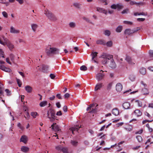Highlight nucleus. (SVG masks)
Masks as SVG:
<instances>
[{
  "instance_id": "f257e3e1",
  "label": "nucleus",
  "mask_w": 153,
  "mask_h": 153,
  "mask_svg": "<svg viewBox=\"0 0 153 153\" xmlns=\"http://www.w3.org/2000/svg\"><path fill=\"white\" fill-rule=\"evenodd\" d=\"M46 52L48 55L51 56L59 53V50L58 49L56 48L51 47L46 49Z\"/></svg>"
},
{
  "instance_id": "f03ea898",
  "label": "nucleus",
  "mask_w": 153,
  "mask_h": 153,
  "mask_svg": "<svg viewBox=\"0 0 153 153\" xmlns=\"http://www.w3.org/2000/svg\"><path fill=\"white\" fill-rule=\"evenodd\" d=\"M44 14L48 19L51 21H55L57 20L56 16L51 12L48 10H45Z\"/></svg>"
},
{
  "instance_id": "7ed1b4c3",
  "label": "nucleus",
  "mask_w": 153,
  "mask_h": 153,
  "mask_svg": "<svg viewBox=\"0 0 153 153\" xmlns=\"http://www.w3.org/2000/svg\"><path fill=\"white\" fill-rule=\"evenodd\" d=\"M101 57L102 59V63L105 64L107 63L108 60L111 59L113 58V56L106 53H103L101 56Z\"/></svg>"
},
{
  "instance_id": "20e7f679",
  "label": "nucleus",
  "mask_w": 153,
  "mask_h": 153,
  "mask_svg": "<svg viewBox=\"0 0 153 153\" xmlns=\"http://www.w3.org/2000/svg\"><path fill=\"white\" fill-rule=\"evenodd\" d=\"M47 117L49 119L50 121L53 122L56 119L55 111L52 109H50L47 112Z\"/></svg>"
},
{
  "instance_id": "39448f33",
  "label": "nucleus",
  "mask_w": 153,
  "mask_h": 153,
  "mask_svg": "<svg viewBox=\"0 0 153 153\" xmlns=\"http://www.w3.org/2000/svg\"><path fill=\"white\" fill-rule=\"evenodd\" d=\"M97 105L95 106V105L94 104H91L89 105V106L87 108L86 110L87 111L90 110L89 112V113H95L97 111V108L96 107L97 106Z\"/></svg>"
},
{
  "instance_id": "423d86ee",
  "label": "nucleus",
  "mask_w": 153,
  "mask_h": 153,
  "mask_svg": "<svg viewBox=\"0 0 153 153\" xmlns=\"http://www.w3.org/2000/svg\"><path fill=\"white\" fill-rule=\"evenodd\" d=\"M139 30V27H137L136 28H134L132 30H131L130 29L128 28L126 29L124 31V33L125 34L129 35L137 32Z\"/></svg>"
},
{
  "instance_id": "0eeeda50",
  "label": "nucleus",
  "mask_w": 153,
  "mask_h": 153,
  "mask_svg": "<svg viewBox=\"0 0 153 153\" xmlns=\"http://www.w3.org/2000/svg\"><path fill=\"white\" fill-rule=\"evenodd\" d=\"M110 7L112 9L119 10L123 8V6L121 4H113L111 5Z\"/></svg>"
},
{
  "instance_id": "6e6552de",
  "label": "nucleus",
  "mask_w": 153,
  "mask_h": 153,
  "mask_svg": "<svg viewBox=\"0 0 153 153\" xmlns=\"http://www.w3.org/2000/svg\"><path fill=\"white\" fill-rule=\"evenodd\" d=\"M42 67V68H39V70L44 73H47L49 69V67L48 66L43 65Z\"/></svg>"
},
{
  "instance_id": "1a4fd4ad",
  "label": "nucleus",
  "mask_w": 153,
  "mask_h": 153,
  "mask_svg": "<svg viewBox=\"0 0 153 153\" xmlns=\"http://www.w3.org/2000/svg\"><path fill=\"white\" fill-rule=\"evenodd\" d=\"M105 76L104 74L99 73L96 75V79L98 81H99L101 80Z\"/></svg>"
},
{
  "instance_id": "9d476101",
  "label": "nucleus",
  "mask_w": 153,
  "mask_h": 153,
  "mask_svg": "<svg viewBox=\"0 0 153 153\" xmlns=\"http://www.w3.org/2000/svg\"><path fill=\"white\" fill-rule=\"evenodd\" d=\"M5 45H7V46L8 47L10 51H11L12 49L14 47V45L11 43H10L9 41L7 42H6L5 43H4V45H3L4 46Z\"/></svg>"
},
{
  "instance_id": "9b49d317",
  "label": "nucleus",
  "mask_w": 153,
  "mask_h": 153,
  "mask_svg": "<svg viewBox=\"0 0 153 153\" xmlns=\"http://www.w3.org/2000/svg\"><path fill=\"white\" fill-rule=\"evenodd\" d=\"M10 32L13 33H19L20 31L19 30L16 29L13 26H11L10 27Z\"/></svg>"
},
{
  "instance_id": "f8f14e48",
  "label": "nucleus",
  "mask_w": 153,
  "mask_h": 153,
  "mask_svg": "<svg viewBox=\"0 0 153 153\" xmlns=\"http://www.w3.org/2000/svg\"><path fill=\"white\" fill-rule=\"evenodd\" d=\"M103 86V84L102 83H97L95 86L94 90L97 91L98 90L100 89Z\"/></svg>"
},
{
  "instance_id": "ddd939ff",
  "label": "nucleus",
  "mask_w": 153,
  "mask_h": 153,
  "mask_svg": "<svg viewBox=\"0 0 153 153\" xmlns=\"http://www.w3.org/2000/svg\"><path fill=\"white\" fill-rule=\"evenodd\" d=\"M123 86L120 83H118L117 84L116 86V90L118 92L121 91L122 89Z\"/></svg>"
},
{
  "instance_id": "4468645a",
  "label": "nucleus",
  "mask_w": 153,
  "mask_h": 153,
  "mask_svg": "<svg viewBox=\"0 0 153 153\" xmlns=\"http://www.w3.org/2000/svg\"><path fill=\"white\" fill-rule=\"evenodd\" d=\"M81 126H78L75 125L74 127L70 128L71 130L72 131L73 133L74 131H77L79 128L81 127Z\"/></svg>"
},
{
  "instance_id": "2eb2a0df",
  "label": "nucleus",
  "mask_w": 153,
  "mask_h": 153,
  "mask_svg": "<svg viewBox=\"0 0 153 153\" xmlns=\"http://www.w3.org/2000/svg\"><path fill=\"white\" fill-rule=\"evenodd\" d=\"M0 69L7 72H9L10 71V69L4 66L3 65H0Z\"/></svg>"
},
{
  "instance_id": "dca6fc26",
  "label": "nucleus",
  "mask_w": 153,
  "mask_h": 153,
  "mask_svg": "<svg viewBox=\"0 0 153 153\" xmlns=\"http://www.w3.org/2000/svg\"><path fill=\"white\" fill-rule=\"evenodd\" d=\"M27 140V137L25 135H23L22 136L20 139V141L22 142L25 143H26Z\"/></svg>"
},
{
  "instance_id": "f3484780",
  "label": "nucleus",
  "mask_w": 153,
  "mask_h": 153,
  "mask_svg": "<svg viewBox=\"0 0 153 153\" xmlns=\"http://www.w3.org/2000/svg\"><path fill=\"white\" fill-rule=\"evenodd\" d=\"M130 104L128 102H124L123 104V108L125 109H128L129 108Z\"/></svg>"
},
{
  "instance_id": "a211bd4d",
  "label": "nucleus",
  "mask_w": 153,
  "mask_h": 153,
  "mask_svg": "<svg viewBox=\"0 0 153 153\" xmlns=\"http://www.w3.org/2000/svg\"><path fill=\"white\" fill-rule=\"evenodd\" d=\"M96 43L97 44L104 45L106 44V42L104 40L100 39L96 41Z\"/></svg>"
},
{
  "instance_id": "6ab92c4d",
  "label": "nucleus",
  "mask_w": 153,
  "mask_h": 153,
  "mask_svg": "<svg viewBox=\"0 0 153 153\" xmlns=\"http://www.w3.org/2000/svg\"><path fill=\"white\" fill-rule=\"evenodd\" d=\"M135 115L137 117L140 116L142 114V112L139 109H137L134 112Z\"/></svg>"
},
{
  "instance_id": "aec40b11",
  "label": "nucleus",
  "mask_w": 153,
  "mask_h": 153,
  "mask_svg": "<svg viewBox=\"0 0 153 153\" xmlns=\"http://www.w3.org/2000/svg\"><path fill=\"white\" fill-rule=\"evenodd\" d=\"M25 89L27 93H30L32 91V88L29 85H27L25 87Z\"/></svg>"
},
{
  "instance_id": "412c9836",
  "label": "nucleus",
  "mask_w": 153,
  "mask_h": 153,
  "mask_svg": "<svg viewBox=\"0 0 153 153\" xmlns=\"http://www.w3.org/2000/svg\"><path fill=\"white\" fill-rule=\"evenodd\" d=\"M31 28L34 32H35L38 27V25L35 24H32L31 25Z\"/></svg>"
},
{
  "instance_id": "4be33fe9",
  "label": "nucleus",
  "mask_w": 153,
  "mask_h": 153,
  "mask_svg": "<svg viewBox=\"0 0 153 153\" xmlns=\"http://www.w3.org/2000/svg\"><path fill=\"white\" fill-rule=\"evenodd\" d=\"M109 66L110 67L113 68H116V65L115 62H114L113 59H111V62L109 65Z\"/></svg>"
},
{
  "instance_id": "5701e85b",
  "label": "nucleus",
  "mask_w": 153,
  "mask_h": 153,
  "mask_svg": "<svg viewBox=\"0 0 153 153\" xmlns=\"http://www.w3.org/2000/svg\"><path fill=\"white\" fill-rule=\"evenodd\" d=\"M21 150L24 152H26L29 151V148L27 147L23 146L21 147Z\"/></svg>"
},
{
  "instance_id": "b1692460",
  "label": "nucleus",
  "mask_w": 153,
  "mask_h": 153,
  "mask_svg": "<svg viewBox=\"0 0 153 153\" xmlns=\"http://www.w3.org/2000/svg\"><path fill=\"white\" fill-rule=\"evenodd\" d=\"M112 113L115 116H117L119 114L118 110L117 108H114L112 110Z\"/></svg>"
},
{
  "instance_id": "393cba45",
  "label": "nucleus",
  "mask_w": 153,
  "mask_h": 153,
  "mask_svg": "<svg viewBox=\"0 0 153 153\" xmlns=\"http://www.w3.org/2000/svg\"><path fill=\"white\" fill-rule=\"evenodd\" d=\"M125 60L130 64L133 65L134 64L133 62H132L131 58L129 56H127L125 59Z\"/></svg>"
},
{
  "instance_id": "a878e982",
  "label": "nucleus",
  "mask_w": 153,
  "mask_h": 153,
  "mask_svg": "<svg viewBox=\"0 0 153 153\" xmlns=\"http://www.w3.org/2000/svg\"><path fill=\"white\" fill-rule=\"evenodd\" d=\"M141 93L145 95L148 94L149 92L147 89L144 88L142 89Z\"/></svg>"
},
{
  "instance_id": "bb28decb",
  "label": "nucleus",
  "mask_w": 153,
  "mask_h": 153,
  "mask_svg": "<svg viewBox=\"0 0 153 153\" xmlns=\"http://www.w3.org/2000/svg\"><path fill=\"white\" fill-rule=\"evenodd\" d=\"M139 71L141 74L145 75L146 73V69L144 68H142L140 69Z\"/></svg>"
},
{
  "instance_id": "cd10ccee",
  "label": "nucleus",
  "mask_w": 153,
  "mask_h": 153,
  "mask_svg": "<svg viewBox=\"0 0 153 153\" xmlns=\"http://www.w3.org/2000/svg\"><path fill=\"white\" fill-rule=\"evenodd\" d=\"M71 144L74 146H76L78 144V142L75 140H71Z\"/></svg>"
},
{
  "instance_id": "c85d7f7f",
  "label": "nucleus",
  "mask_w": 153,
  "mask_h": 153,
  "mask_svg": "<svg viewBox=\"0 0 153 153\" xmlns=\"http://www.w3.org/2000/svg\"><path fill=\"white\" fill-rule=\"evenodd\" d=\"M4 90L3 85L0 82V96L3 94Z\"/></svg>"
},
{
  "instance_id": "c756f323",
  "label": "nucleus",
  "mask_w": 153,
  "mask_h": 153,
  "mask_svg": "<svg viewBox=\"0 0 153 153\" xmlns=\"http://www.w3.org/2000/svg\"><path fill=\"white\" fill-rule=\"evenodd\" d=\"M47 102L46 101L41 102L39 103V105L41 107H44L47 105Z\"/></svg>"
},
{
  "instance_id": "7c9ffc66",
  "label": "nucleus",
  "mask_w": 153,
  "mask_h": 153,
  "mask_svg": "<svg viewBox=\"0 0 153 153\" xmlns=\"http://www.w3.org/2000/svg\"><path fill=\"white\" fill-rule=\"evenodd\" d=\"M73 5L74 6L78 8H80L82 4L78 3H74L73 4Z\"/></svg>"
},
{
  "instance_id": "2f4dec72",
  "label": "nucleus",
  "mask_w": 153,
  "mask_h": 153,
  "mask_svg": "<svg viewBox=\"0 0 153 153\" xmlns=\"http://www.w3.org/2000/svg\"><path fill=\"white\" fill-rule=\"evenodd\" d=\"M103 33L105 36H108L110 35L111 33L110 30H106L104 31Z\"/></svg>"
},
{
  "instance_id": "473e14b6",
  "label": "nucleus",
  "mask_w": 153,
  "mask_h": 153,
  "mask_svg": "<svg viewBox=\"0 0 153 153\" xmlns=\"http://www.w3.org/2000/svg\"><path fill=\"white\" fill-rule=\"evenodd\" d=\"M69 26L70 27L73 28L75 27L76 24L75 22H71L69 23Z\"/></svg>"
},
{
  "instance_id": "72a5a7b5",
  "label": "nucleus",
  "mask_w": 153,
  "mask_h": 153,
  "mask_svg": "<svg viewBox=\"0 0 153 153\" xmlns=\"http://www.w3.org/2000/svg\"><path fill=\"white\" fill-rule=\"evenodd\" d=\"M129 79L131 81H134L135 79V76L133 74H131L129 76Z\"/></svg>"
},
{
  "instance_id": "f704fd0d",
  "label": "nucleus",
  "mask_w": 153,
  "mask_h": 153,
  "mask_svg": "<svg viewBox=\"0 0 153 153\" xmlns=\"http://www.w3.org/2000/svg\"><path fill=\"white\" fill-rule=\"evenodd\" d=\"M122 29V26H118L116 29V31L117 32H120L121 31Z\"/></svg>"
},
{
  "instance_id": "c9c22d12",
  "label": "nucleus",
  "mask_w": 153,
  "mask_h": 153,
  "mask_svg": "<svg viewBox=\"0 0 153 153\" xmlns=\"http://www.w3.org/2000/svg\"><path fill=\"white\" fill-rule=\"evenodd\" d=\"M149 53L150 59H153V51L149 50Z\"/></svg>"
},
{
  "instance_id": "e433bc0d",
  "label": "nucleus",
  "mask_w": 153,
  "mask_h": 153,
  "mask_svg": "<svg viewBox=\"0 0 153 153\" xmlns=\"http://www.w3.org/2000/svg\"><path fill=\"white\" fill-rule=\"evenodd\" d=\"M97 53H98L96 52H92V53L91 54V55L92 56V60H93V59L96 57Z\"/></svg>"
},
{
  "instance_id": "4c0bfd02",
  "label": "nucleus",
  "mask_w": 153,
  "mask_h": 153,
  "mask_svg": "<svg viewBox=\"0 0 153 153\" xmlns=\"http://www.w3.org/2000/svg\"><path fill=\"white\" fill-rule=\"evenodd\" d=\"M61 151L63 153H68V149L66 147H63Z\"/></svg>"
},
{
  "instance_id": "58836bf2",
  "label": "nucleus",
  "mask_w": 153,
  "mask_h": 153,
  "mask_svg": "<svg viewBox=\"0 0 153 153\" xmlns=\"http://www.w3.org/2000/svg\"><path fill=\"white\" fill-rule=\"evenodd\" d=\"M136 138L137 139L138 141L139 142H141L142 140V137L139 135L137 136L136 137Z\"/></svg>"
},
{
  "instance_id": "ea45409f",
  "label": "nucleus",
  "mask_w": 153,
  "mask_h": 153,
  "mask_svg": "<svg viewBox=\"0 0 153 153\" xmlns=\"http://www.w3.org/2000/svg\"><path fill=\"white\" fill-rule=\"evenodd\" d=\"M82 19L84 20L85 21L88 22H89L91 24L92 23V22L88 18H86V17H83Z\"/></svg>"
},
{
  "instance_id": "a19ab883",
  "label": "nucleus",
  "mask_w": 153,
  "mask_h": 153,
  "mask_svg": "<svg viewBox=\"0 0 153 153\" xmlns=\"http://www.w3.org/2000/svg\"><path fill=\"white\" fill-rule=\"evenodd\" d=\"M2 38L3 39V40L4 41V42H3V43L4 44V43H5L6 42H8L9 41L6 38H5L4 36H2Z\"/></svg>"
},
{
  "instance_id": "79ce46f5",
  "label": "nucleus",
  "mask_w": 153,
  "mask_h": 153,
  "mask_svg": "<svg viewBox=\"0 0 153 153\" xmlns=\"http://www.w3.org/2000/svg\"><path fill=\"white\" fill-rule=\"evenodd\" d=\"M104 9L102 8L97 7V10L101 13H102Z\"/></svg>"
},
{
  "instance_id": "37998d69",
  "label": "nucleus",
  "mask_w": 153,
  "mask_h": 153,
  "mask_svg": "<svg viewBox=\"0 0 153 153\" xmlns=\"http://www.w3.org/2000/svg\"><path fill=\"white\" fill-rule=\"evenodd\" d=\"M80 69L82 71H85L87 70V68L85 65H82L80 67Z\"/></svg>"
},
{
  "instance_id": "c03bdc74",
  "label": "nucleus",
  "mask_w": 153,
  "mask_h": 153,
  "mask_svg": "<svg viewBox=\"0 0 153 153\" xmlns=\"http://www.w3.org/2000/svg\"><path fill=\"white\" fill-rule=\"evenodd\" d=\"M37 114L36 112H32L31 113V115L34 118H35Z\"/></svg>"
},
{
  "instance_id": "a18cd8bd",
  "label": "nucleus",
  "mask_w": 153,
  "mask_h": 153,
  "mask_svg": "<svg viewBox=\"0 0 153 153\" xmlns=\"http://www.w3.org/2000/svg\"><path fill=\"white\" fill-rule=\"evenodd\" d=\"M106 45L108 47H111L112 45V43L111 41H109L108 42L106 43Z\"/></svg>"
},
{
  "instance_id": "49530a36",
  "label": "nucleus",
  "mask_w": 153,
  "mask_h": 153,
  "mask_svg": "<svg viewBox=\"0 0 153 153\" xmlns=\"http://www.w3.org/2000/svg\"><path fill=\"white\" fill-rule=\"evenodd\" d=\"M26 117L25 116H24V117L25 118V119L26 120H28L30 117V115H29V113L28 112H27L26 113Z\"/></svg>"
},
{
  "instance_id": "de8ad7c7",
  "label": "nucleus",
  "mask_w": 153,
  "mask_h": 153,
  "mask_svg": "<svg viewBox=\"0 0 153 153\" xmlns=\"http://www.w3.org/2000/svg\"><path fill=\"white\" fill-rule=\"evenodd\" d=\"M9 56H10V59L11 61H12V62H13L14 60V55L12 54H10V55Z\"/></svg>"
},
{
  "instance_id": "09e8293b",
  "label": "nucleus",
  "mask_w": 153,
  "mask_h": 153,
  "mask_svg": "<svg viewBox=\"0 0 153 153\" xmlns=\"http://www.w3.org/2000/svg\"><path fill=\"white\" fill-rule=\"evenodd\" d=\"M125 129L128 131H131L132 129V127L131 126H129L127 127H126L124 128Z\"/></svg>"
},
{
  "instance_id": "8fccbe9b",
  "label": "nucleus",
  "mask_w": 153,
  "mask_h": 153,
  "mask_svg": "<svg viewBox=\"0 0 153 153\" xmlns=\"http://www.w3.org/2000/svg\"><path fill=\"white\" fill-rule=\"evenodd\" d=\"M129 12V10L128 9H126L123 10L121 12L122 14H126Z\"/></svg>"
},
{
  "instance_id": "3c124183",
  "label": "nucleus",
  "mask_w": 153,
  "mask_h": 153,
  "mask_svg": "<svg viewBox=\"0 0 153 153\" xmlns=\"http://www.w3.org/2000/svg\"><path fill=\"white\" fill-rule=\"evenodd\" d=\"M2 14L4 17L7 18L8 17V14L5 11H3L2 12Z\"/></svg>"
},
{
  "instance_id": "603ef678",
  "label": "nucleus",
  "mask_w": 153,
  "mask_h": 153,
  "mask_svg": "<svg viewBox=\"0 0 153 153\" xmlns=\"http://www.w3.org/2000/svg\"><path fill=\"white\" fill-rule=\"evenodd\" d=\"M62 148L60 146H59L56 147V149L57 150L61 151Z\"/></svg>"
},
{
  "instance_id": "864d4df0",
  "label": "nucleus",
  "mask_w": 153,
  "mask_h": 153,
  "mask_svg": "<svg viewBox=\"0 0 153 153\" xmlns=\"http://www.w3.org/2000/svg\"><path fill=\"white\" fill-rule=\"evenodd\" d=\"M112 83H110L107 86V90H109L111 89L112 86Z\"/></svg>"
},
{
  "instance_id": "5fc2aeb1",
  "label": "nucleus",
  "mask_w": 153,
  "mask_h": 153,
  "mask_svg": "<svg viewBox=\"0 0 153 153\" xmlns=\"http://www.w3.org/2000/svg\"><path fill=\"white\" fill-rule=\"evenodd\" d=\"M135 102L138 103V105L139 107H141L142 106V102H140L138 100H136Z\"/></svg>"
},
{
  "instance_id": "6e6d98bb",
  "label": "nucleus",
  "mask_w": 153,
  "mask_h": 153,
  "mask_svg": "<svg viewBox=\"0 0 153 153\" xmlns=\"http://www.w3.org/2000/svg\"><path fill=\"white\" fill-rule=\"evenodd\" d=\"M123 23L125 24H128V25H132V22H130V21H123Z\"/></svg>"
},
{
  "instance_id": "4d7b16f0",
  "label": "nucleus",
  "mask_w": 153,
  "mask_h": 153,
  "mask_svg": "<svg viewBox=\"0 0 153 153\" xmlns=\"http://www.w3.org/2000/svg\"><path fill=\"white\" fill-rule=\"evenodd\" d=\"M108 13L110 14H112L114 13V11L112 10L109 9L108 10Z\"/></svg>"
},
{
  "instance_id": "13d9d810",
  "label": "nucleus",
  "mask_w": 153,
  "mask_h": 153,
  "mask_svg": "<svg viewBox=\"0 0 153 153\" xmlns=\"http://www.w3.org/2000/svg\"><path fill=\"white\" fill-rule=\"evenodd\" d=\"M70 94L68 93L65 94L64 95L65 98L66 99L70 97Z\"/></svg>"
},
{
  "instance_id": "bf43d9fd",
  "label": "nucleus",
  "mask_w": 153,
  "mask_h": 153,
  "mask_svg": "<svg viewBox=\"0 0 153 153\" xmlns=\"http://www.w3.org/2000/svg\"><path fill=\"white\" fill-rule=\"evenodd\" d=\"M145 20V18H137V20L138 22H143Z\"/></svg>"
},
{
  "instance_id": "052dcab7",
  "label": "nucleus",
  "mask_w": 153,
  "mask_h": 153,
  "mask_svg": "<svg viewBox=\"0 0 153 153\" xmlns=\"http://www.w3.org/2000/svg\"><path fill=\"white\" fill-rule=\"evenodd\" d=\"M54 131H58L59 130V127L57 125H55L54 128Z\"/></svg>"
},
{
  "instance_id": "680f3d73",
  "label": "nucleus",
  "mask_w": 153,
  "mask_h": 153,
  "mask_svg": "<svg viewBox=\"0 0 153 153\" xmlns=\"http://www.w3.org/2000/svg\"><path fill=\"white\" fill-rule=\"evenodd\" d=\"M56 115L57 116H61L62 115V113L61 111H60L57 112Z\"/></svg>"
},
{
  "instance_id": "e2e57ef3",
  "label": "nucleus",
  "mask_w": 153,
  "mask_h": 153,
  "mask_svg": "<svg viewBox=\"0 0 153 153\" xmlns=\"http://www.w3.org/2000/svg\"><path fill=\"white\" fill-rule=\"evenodd\" d=\"M63 110L65 112L67 111V108L66 106H64L63 108Z\"/></svg>"
},
{
  "instance_id": "0e129e2a",
  "label": "nucleus",
  "mask_w": 153,
  "mask_h": 153,
  "mask_svg": "<svg viewBox=\"0 0 153 153\" xmlns=\"http://www.w3.org/2000/svg\"><path fill=\"white\" fill-rule=\"evenodd\" d=\"M5 91L6 92L7 95H9L10 94V91L8 89H6Z\"/></svg>"
},
{
  "instance_id": "69168bd1",
  "label": "nucleus",
  "mask_w": 153,
  "mask_h": 153,
  "mask_svg": "<svg viewBox=\"0 0 153 153\" xmlns=\"http://www.w3.org/2000/svg\"><path fill=\"white\" fill-rule=\"evenodd\" d=\"M56 125V123H53V124L51 125V128L53 130H54V128Z\"/></svg>"
},
{
  "instance_id": "338daca9",
  "label": "nucleus",
  "mask_w": 153,
  "mask_h": 153,
  "mask_svg": "<svg viewBox=\"0 0 153 153\" xmlns=\"http://www.w3.org/2000/svg\"><path fill=\"white\" fill-rule=\"evenodd\" d=\"M50 76L51 79H53L55 78V76L52 74H51L50 75Z\"/></svg>"
},
{
  "instance_id": "774afa93",
  "label": "nucleus",
  "mask_w": 153,
  "mask_h": 153,
  "mask_svg": "<svg viewBox=\"0 0 153 153\" xmlns=\"http://www.w3.org/2000/svg\"><path fill=\"white\" fill-rule=\"evenodd\" d=\"M56 97H57L59 99H62V98L61 97V95L60 94H57L56 95Z\"/></svg>"
}]
</instances>
